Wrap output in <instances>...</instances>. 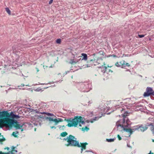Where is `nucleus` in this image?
Masks as SVG:
<instances>
[{"instance_id":"20","label":"nucleus","mask_w":154,"mask_h":154,"mask_svg":"<svg viewBox=\"0 0 154 154\" xmlns=\"http://www.w3.org/2000/svg\"><path fill=\"white\" fill-rule=\"evenodd\" d=\"M5 10L7 12V13L11 15V12L10 10L8 8H5Z\"/></svg>"},{"instance_id":"9","label":"nucleus","mask_w":154,"mask_h":154,"mask_svg":"<svg viewBox=\"0 0 154 154\" xmlns=\"http://www.w3.org/2000/svg\"><path fill=\"white\" fill-rule=\"evenodd\" d=\"M119 63V67L122 68H124L126 66H129L130 65L128 63H126L124 60H122Z\"/></svg>"},{"instance_id":"39","label":"nucleus","mask_w":154,"mask_h":154,"mask_svg":"<svg viewBox=\"0 0 154 154\" xmlns=\"http://www.w3.org/2000/svg\"><path fill=\"white\" fill-rule=\"evenodd\" d=\"M53 0H50V1H49V4L50 5L51 4H52L53 2Z\"/></svg>"},{"instance_id":"58","label":"nucleus","mask_w":154,"mask_h":154,"mask_svg":"<svg viewBox=\"0 0 154 154\" xmlns=\"http://www.w3.org/2000/svg\"><path fill=\"white\" fill-rule=\"evenodd\" d=\"M151 154H154L153 153H152L151 151Z\"/></svg>"},{"instance_id":"33","label":"nucleus","mask_w":154,"mask_h":154,"mask_svg":"<svg viewBox=\"0 0 154 154\" xmlns=\"http://www.w3.org/2000/svg\"><path fill=\"white\" fill-rule=\"evenodd\" d=\"M15 119H17L20 118V116L18 115H15Z\"/></svg>"},{"instance_id":"22","label":"nucleus","mask_w":154,"mask_h":154,"mask_svg":"<svg viewBox=\"0 0 154 154\" xmlns=\"http://www.w3.org/2000/svg\"><path fill=\"white\" fill-rule=\"evenodd\" d=\"M18 133V132L17 131H16L15 132H14L12 133V135L15 137H17V136L16 134H17Z\"/></svg>"},{"instance_id":"40","label":"nucleus","mask_w":154,"mask_h":154,"mask_svg":"<svg viewBox=\"0 0 154 154\" xmlns=\"http://www.w3.org/2000/svg\"><path fill=\"white\" fill-rule=\"evenodd\" d=\"M151 95H152L154 96V91L152 89V91L151 92Z\"/></svg>"},{"instance_id":"36","label":"nucleus","mask_w":154,"mask_h":154,"mask_svg":"<svg viewBox=\"0 0 154 154\" xmlns=\"http://www.w3.org/2000/svg\"><path fill=\"white\" fill-rule=\"evenodd\" d=\"M117 137L118 138L119 140H122V138L120 137V136L119 135H117Z\"/></svg>"},{"instance_id":"5","label":"nucleus","mask_w":154,"mask_h":154,"mask_svg":"<svg viewBox=\"0 0 154 154\" xmlns=\"http://www.w3.org/2000/svg\"><path fill=\"white\" fill-rule=\"evenodd\" d=\"M91 85L88 82L80 83L77 85L79 90L82 92H88L91 88H90Z\"/></svg>"},{"instance_id":"24","label":"nucleus","mask_w":154,"mask_h":154,"mask_svg":"<svg viewBox=\"0 0 154 154\" xmlns=\"http://www.w3.org/2000/svg\"><path fill=\"white\" fill-rule=\"evenodd\" d=\"M152 125L151 128V130L152 131V134L153 135H154V125H152Z\"/></svg>"},{"instance_id":"63","label":"nucleus","mask_w":154,"mask_h":154,"mask_svg":"<svg viewBox=\"0 0 154 154\" xmlns=\"http://www.w3.org/2000/svg\"><path fill=\"white\" fill-rule=\"evenodd\" d=\"M87 105V104H84V105Z\"/></svg>"},{"instance_id":"19","label":"nucleus","mask_w":154,"mask_h":154,"mask_svg":"<svg viewBox=\"0 0 154 154\" xmlns=\"http://www.w3.org/2000/svg\"><path fill=\"white\" fill-rule=\"evenodd\" d=\"M79 145L80 146V147H82L84 149H85L86 148V146L85 145H83L82 144L80 143V144H79Z\"/></svg>"},{"instance_id":"43","label":"nucleus","mask_w":154,"mask_h":154,"mask_svg":"<svg viewBox=\"0 0 154 154\" xmlns=\"http://www.w3.org/2000/svg\"><path fill=\"white\" fill-rule=\"evenodd\" d=\"M131 55H129V56H131ZM123 56H124L125 57H128V54H125V55H123Z\"/></svg>"},{"instance_id":"38","label":"nucleus","mask_w":154,"mask_h":154,"mask_svg":"<svg viewBox=\"0 0 154 154\" xmlns=\"http://www.w3.org/2000/svg\"><path fill=\"white\" fill-rule=\"evenodd\" d=\"M41 90V89L40 88H37L36 90L35 91H40Z\"/></svg>"},{"instance_id":"54","label":"nucleus","mask_w":154,"mask_h":154,"mask_svg":"<svg viewBox=\"0 0 154 154\" xmlns=\"http://www.w3.org/2000/svg\"><path fill=\"white\" fill-rule=\"evenodd\" d=\"M7 149H9V148H8V147H7Z\"/></svg>"},{"instance_id":"62","label":"nucleus","mask_w":154,"mask_h":154,"mask_svg":"<svg viewBox=\"0 0 154 154\" xmlns=\"http://www.w3.org/2000/svg\"><path fill=\"white\" fill-rule=\"evenodd\" d=\"M82 57V56H79V57H78V58H80V57Z\"/></svg>"},{"instance_id":"61","label":"nucleus","mask_w":154,"mask_h":154,"mask_svg":"<svg viewBox=\"0 0 154 154\" xmlns=\"http://www.w3.org/2000/svg\"><path fill=\"white\" fill-rule=\"evenodd\" d=\"M111 56H113V57H114L116 56H115V55H112Z\"/></svg>"},{"instance_id":"55","label":"nucleus","mask_w":154,"mask_h":154,"mask_svg":"<svg viewBox=\"0 0 154 154\" xmlns=\"http://www.w3.org/2000/svg\"><path fill=\"white\" fill-rule=\"evenodd\" d=\"M41 84V85H44V84ZM47 84H45V85H47Z\"/></svg>"},{"instance_id":"50","label":"nucleus","mask_w":154,"mask_h":154,"mask_svg":"<svg viewBox=\"0 0 154 154\" xmlns=\"http://www.w3.org/2000/svg\"><path fill=\"white\" fill-rule=\"evenodd\" d=\"M69 71H66L65 72V73H66L65 74H66L67 73H69Z\"/></svg>"},{"instance_id":"52","label":"nucleus","mask_w":154,"mask_h":154,"mask_svg":"<svg viewBox=\"0 0 154 154\" xmlns=\"http://www.w3.org/2000/svg\"><path fill=\"white\" fill-rule=\"evenodd\" d=\"M104 68H105V69H107V68L105 66H104Z\"/></svg>"},{"instance_id":"41","label":"nucleus","mask_w":154,"mask_h":154,"mask_svg":"<svg viewBox=\"0 0 154 154\" xmlns=\"http://www.w3.org/2000/svg\"><path fill=\"white\" fill-rule=\"evenodd\" d=\"M92 103V101H89L88 102V105H89V103L90 104V103Z\"/></svg>"},{"instance_id":"60","label":"nucleus","mask_w":154,"mask_h":154,"mask_svg":"<svg viewBox=\"0 0 154 154\" xmlns=\"http://www.w3.org/2000/svg\"><path fill=\"white\" fill-rule=\"evenodd\" d=\"M127 146H128V147H130V146H128V144L127 145Z\"/></svg>"},{"instance_id":"34","label":"nucleus","mask_w":154,"mask_h":154,"mask_svg":"<svg viewBox=\"0 0 154 154\" xmlns=\"http://www.w3.org/2000/svg\"><path fill=\"white\" fill-rule=\"evenodd\" d=\"M98 53L100 54H102L103 55V52L102 51H100Z\"/></svg>"},{"instance_id":"16","label":"nucleus","mask_w":154,"mask_h":154,"mask_svg":"<svg viewBox=\"0 0 154 154\" xmlns=\"http://www.w3.org/2000/svg\"><path fill=\"white\" fill-rule=\"evenodd\" d=\"M58 127L59 128L60 130H64L66 128V127L64 125H59L58 126Z\"/></svg>"},{"instance_id":"47","label":"nucleus","mask_w":154,"mask_h":154,"mask_svg":"<svg viewBox=\"0 0 154 154\" xmlns=\"http://www.w3.org/2000/svg\"><path fill=\"white\" fill-rule=\"evenodd\" d=\"M1 154H10L9 153H3V152H1Z\"/></svg>"},{"instance_id":"7","label":"nucleus","mask_w":154,"mask_h":154,"mask_svg":"<svg viewBox=\"0 0 154 154\" xmlns=\"http://www.w3.org/2000/svg\"><path fill=\"white\" fill-rule=\"evenodd\" d=\"M152 123H147L146 124V125L144 126H143V125H142L140 126L139 127L138 126V128H139V129H140V131L143 132L147 129L148 126L152 125Z\"/></svg>"},{"instance_id":"53","label":"nucleus","mask_w":154,"mask_h":154,"mask_svg":"<svg viewBox=\"0 0 154 154\" xmlns=\"http://www.w3.org/2000/svg\"><path fill=\"white\" fill-rule=\"evenodd\" d=\"M21 131H23V129H22V128H21Z\"/></svg>"},{"instance_id":"51","label":"nucleus","mask_w":154,"mask_h":154,"mask_svg":"<svg viewBox=\"0 0 154 154\" xmlns=\"http://www.w3.org/2000/svg\"><path fill=\"white\" fill-rule=\"evenodd\" d=\"M36 70H37V72H38V71H39V70L38 69V68H36Z\"/></svg>"},{"instance_id":"3","label":"nucleus","mask_w":154,"mask_h":154,"mask_svg":"<svg viewBox=\"0 0 154 154\" xmlns=\"http://www.w3.org/2000/svg\"><path fill=\"white\" fill-rule=\"evenodd\" d=\"M63 140H64L68 142V143L65 145L66 146L80 147L79 142L76 140V138L71 135H69V136L67 137L66 138H64Z\"/></svg>"},{"instance_id":"10","label":"nucleus","mask_w":154,"mask_h":154,"mask_svg":"<svg viewBox=\"0 0 154 154\" xmlns=\"http://www.w3.org/2000/svg\"><path fill=\"white\" fill-rule=\"evenodd\" d=\"M95 60H88L87 61L88 64L86 65L87 67H89L91 66L96 65V64H94Z\"/></svg>"},{"instance_id":"21","label":"nucleus","mask_w":154,"mask_h":154,"mask_svg":"<svg viewBox=\"0 0 154 154\" xmlns=\"http://www.w3.org/2000/svg\"><path fill=\"white\" fill-rule=\"evenodd\" d=\"M34 112L37 113H40L41 114V112H40V109H36L34 110Z\"/></svg>"},{"instance_id":"57","label":"nucleus","mask_w":154,"mask_h":154,"mask_svg":"<svg viewBox=\"0 0 154 154\" xmlns=\"http://www.w3.org/2000/svg\"><path fill=\"white\" fill-rule=\"evenodd\" d=\"M152 141L153 142H154V139H152Z\"/></svg>"},{"instance_id":"18","label":"nucleus","mask_w":154,"mask_h":154,"mask_svg":"<svg viewBox=\"0 0 154 154\" xmlns=\"http://www.w3.org/2000/svg\"><path fill=\"white\" fill-rule=\"evenodd\" d=\"M68 134L66 132H63L61 133L60 135L63 137H65V136L67 135Z\"/></svg>"},{"instance_id":"44","label":"nucleus","mask_w":154,"mask_h":154,"mask_svg":"<svg viewBox=\"0 0 154 154\" xmlns=\"http://www.w3.org/2000/svg\"><path fill=\"white\" fill-rule=\"evenodd\" d=\"M51 129H53V128H54V129H56V127H55V126H51Z\"/></svg>"},{"instance_id":"35","label":"nucleus","mask_w":154,"mask_h":154,"mask_svg":"<svg viewBox=\"0 0 154 154\" xmlns=\"http://www.w3.org/2000/svg\"><path fill=\"white\" fill-rule=\"evenodd\" d=\"M13 148H12V150L14 152H17V150L14 149V146H13Z\"/></svg>"},{"instance_id":"29","label":"nucleus","mask_w":154,"mask_h":154,"mask_svg":"<svg viewBox=\"0 0 154 154\" xmlns=\"http://www.w3.org/2000/svg\"><path fill=\"white\" fill-rule=\"evenodd\" d=\"M69 63L71 64H72L73 63H75V60L74 59H71L69 62Z\"/></svg>"},{"instance_id":"31","label":"nucleus","mask_w":154,"mask_h":154,"mask_svg":"<svg viewBox=\"0 0 154 154\" xmlns=\"http://www.w3.org/2000/svg\"><path fill=\"white\" fill-rule=\"evenodd\" d=\"M81 60V58H79V59H75V63H76L77 62H78L80 60Z\"/></svg>"},{"instance_id":"26","label":"nucleus","mask_w":154,"mask_h":154,"mask_svg":"<svg viewBox=\"0 0 154 154\" xmlns=\"http://www.w3.org/2000/svg\"><path fill=\"white\" fill-rule=\"evenodd\" d=\"M5 140V139L4 138V137L3 136H0V141H3Z\"/></svg>"},{"instance_id":"11","label":"nucleus","mask_w":154,"mask_h":154,"mask_svg":"<svg viewBox=\"0 0 154 154\" xmlns=\"http://www.w3.org/2000/svg\"><path fill=\"white\" fill-rule=\"evenodd\" d=\"M19 122H16L15 123V127L17 129H21V128L22 127L23 125H21L19 124Z\"/></svg>"},{"instance_id":"48","label":"nucleus","mask_w":154,"mask_h":154,"mask_svg":"<svg viewBox=\"0 0 154 154\" xmlns=\"http://www.w3.org/2000/svg\"><path fill=\"white\" fill-rule=\"evenodd\" d=\"M85 152H92V151H88V150H86L85 151Z\"/></svg>"},{"instance_id":"4","label":"nucleus","mask_w":154,"mask_h":154,"mask_svg":"<svg viewBox=\"0 0 154 154\" xmlns=\"http://www.w3.org/2000/svg\"><path fill=\"white\" fill-rule=\"evenodd\" d=\"M15 114L11 112L10 115L7 116V118L6 119L5 121V123L4 124L5 126L7 128H11L12 125L15 124V123L17 122V121L13 119H11L10 118L14 119Z\"/></svg>"},{"instance_id":"6","label":"nucleus","mask_w":154,"mask_h":154,"mask_svg":"<svg viewBox=\"0 0 154 154\" xmlns=\"http://www.w3.org/2000/svg\"><path fill=\"white\" fill-rule=\"evenodd\" d=\"M130 127H129V128H123V130L127 132H129L130 134L129 136H130V135L132 134L133 132L134 131L136 130H139V128H138V126H135L133 127V128L131 129L130 128Z\"/></svg>"},{"instance_id":"28","label":"nucleus","mask_w":154,"mask_h":154,"mask_svg":"<svg viewBox=\"0 0 154 154\" xmlns=\"http://www.w3.org/2000/svg\"><path fill=\"white\" fill-rule=\"evenodd\" d=\"M56 42L57 44H60L61 42V39L60 38L57 39L56 40Z\"/></svg>"},{"instance_id":"14","label":"nucleus","mask_w":154,"mask_h":154,"mask_svg":"<svg viewBox=\"0 0 154 154\" xmlns=\"http://www.w3.org/2000/svg\"><path fill=\"white\" fill-rule=\"evenodd\" d=\"M41 114H46L48 116H54V117H56L53 114L51 113L46 112H41Z\"/></svg>"},{"instance_id":"59","label":"nucleus","mask_w":154,"mask_h":154,"mask_svg":"<svg viewBox=\"0 0 154 154\" xmlns=\"http://www.w3.org/2000/svg\"><path fill=\"white\" fill-rule=\"evenodd\" d=\"M123 109L122 108V110H121V111H123Z\"/></svg>"},{"instance_id":"25","label":"nucleus","mask_w":154,"mask_h":154,"mask_svg":"<svg viewBox=\"0 0 154 154\" xmlns=\"http://www.w3.org/2000/svg\"><path fill=\"white\" fill-rule=\"evenodd\" d=\"M115 138L107 139L106 140L108 142H112L115 140Z\"/></svg>"},{"instance_id":"27","label":"nucleus","mask_w":154,"mask_h":154,"mask_svg":"<svg viewBox=\"0 0 154 154\" xmlns=\"http://www.w3.org/2000/svg\"><path fill=\"white\" fill-rule=\"evenodd\" d=\"M88 130H89V128H88L87 126L85 127V128H83L82 129V131H85V130H86L87 131H88Z\"/></svg>"},{"instance_id":"49","label":"nucleus","mask_w":154,"mask_h":154,"mask_svg":"<svg viewBox=\"0 0 154 154\" xmlns=\"http://www.w3.org/2000/svg\"><path fill=\"white\" fill-rule=\"evenodd\" d=\"M25 85L23 84H21V85H20V86H24Z\"/></svg>"},{"instance_id":"30","label":"nucleus","mask_w":154,"mask_h":154,"mask_svg":"<svg viewBox=\"0 0 154 154\" xmlns=\"http://www.w3.org/2000/svg\"><path fill=\"white\" fill-rule=\"evenodd\" d=\"M115 65L116 66L118 67H119L120 66H119V62H117L116 63H115Z\"/></svg>"},{"instance_id":"42","label":"nucleus","mask_w":154,"mask_h":154,"mask_svg":"<svg viewBox=\"0 0 154 154\" xmlns=\"http://www.w3.org/2000/svg\"><path fill=\"white\" fill-rule=\"evenodd\" d=\"M81 143L83 145H85L86 146L88 144V143L86 142L85 143Z\"/></svg>"},{"instance_id":"37","label":"nucleus","mask_w":154,"mask_h":154,"mask_svg":"<svg viewBox=\"0 0 154 154\" xmlns=\"http://www.w3.org/2000/svg\"><path fill=\"white\" fill-rule=\"evenodd\" d=\"M140 107H142V106L141 105H137L136 106V108H138Z\"/></svg>"},{"instance_id":"15","label":"nucleus","mask_w":154,"mask_h":154,"mask_svg":"<svg viewBox=\"0 0 154 154\" xmlns=\"http://www.w3.org/2000/svg\"><path fill=\"white\" fill-rule=\"evenodd\" d=\"M101 117V116H100V117H98V116L95 117L92 119V120H91V121L90 122L92 123V122H93V121H95L96 120H98L99 119V118H100Z\"/></svg>"},{"instance_id":"17","label":"nucleus","mask_w":154,"mask_h":154,"mask_svg":"<svg viewBox=\"0 0 154 154\" xmlns=\"http://www.w3.org/2000/svg\"><path fill=\"white\" fill-rule=\"evenodd\" d=\"M57 122H55L54 124V125H57L59 122H63V119H62L58 118V119H57Z\"/></svg>"},{"instance_id":"23","label":"nucleus","mask_w":154,"mask_h":154,"mask_svg":"<svg viewBox=\"0 0 154 154\" xmlns=\"http://www.w3.org/2000/svg\"><path fill=\"white\" fill-rule=\"evenodd\" d=\"M35 119L36 118L37 119H39V118H43V116L41 115H36L35 116Z\"/></svg>"},{"instance_id":"46","label":"nucleus","mask_w":154,"mask_h":154,"mask_svg":"<svg viewBox=\"0 0 154 154\" xmlns=\"http://www.w3.org/2000/svg\"><path fill=\"white\" fill-rule=\"evenodd\" d=\"M84 149L82 148H81V153H82L83 151V149Z\"/></svg>"},{"instance_id":"56","label":"nucleus","mask_w":154,"mask_h":154,"mask_svg":"<svg viewBox=\"0 0 154 154\" xmlns=\"http://www.w3.org/2000/svg\"><path fill=\"white\" fill-rule=\"evenodd\" d=\"M35 124L36 125H38V124L37 123H36V124Z\"/></svg>"},{"instance_id":"1","label":"nucleus","mask_w":154,"mask_h":154,"mask_svg":"<svg viewBox=\"0 0 154 154\" xmlns=\"http://www.w3.org/2000/svg\"><path fill=\"white\" fill-rule=\"evenodd\" d=\"M123 118L122 119H120L116 123L115 127L117 128L118 130V128L119 127H121L123 130V128H129L131 124V121L128 119L127 117L128 113L127 112H125L122 114Z\"/></svg>"},{"instance_id":"8","label":"nucleus","mask_w":154,"mask_h":154,"mask_svg":"<svg viewBox=\"0 0 154 154\" xmlns=\"http://www.w3.org/2000/svg\"><path fill=\"white\" fill-rule=\"evenodd\" d=\"M152 91V89L151 88L147 87L146 89V92L144 93V96L146 97L150 95Z\"/></svg>"},{"instance_id":"2","label":"nucleus","mask_w":154,"mask_h":154,"mask_svg":"<svg viewBox=\"0 0 154 154\" xmlns=\"http://www.w3.org/2000/svg\"><path fill=\"white\" fill-rule=\"evenodd\" d=\"M66 121L68 123L67 125L70 127L73 126L76 127L78 124L80 127H81V124H85L82 118L80 116L79 117L78 116H75L74 119L70 118Z\"/></svg>"},{"instance_id":"12","label":"nucleus","mask_w":154,"mask_h":154,"mask_svg":"<svg viewBox=\"0 0 154 154\" xmlns=\"http://www.w3.org/2000/svg\"><path fill=\"white\" fill-rule=\"evenodd\" d=\"M46 119H48L50 121H53L55 123V122H57V119H54L53 118L51 117H47L46 118Z\"/></svg>"},{"instance_id":"32","label":"nucleus","mask_w":154,"mask_h":154,"mask_svg":"<svg viewBox=\"0 0 154 154\" xmlns=\"http://www.w3.org/2000/svg\"><path fill=\"white\" fill-rule=\"evenodd\" d=\"M138 36L140 38H142L144 36V35H139Z\"/></svg>"},{"instance_id":"64","label":"nucleus","mask_w":154,"mask_h":154,"mask_svg":"<svg viewBox=\"0 0 154 154\" xmlns=\"http://www.w3.org/2000/svg\"><path fill=\"white\" fill-rule=\"evenodd\" d=\"M48 88V87H46V88Z\"/></svg>"},{"instance_id":"45","label":"nucleus","mask_w":154,"mask_h":154,"mask_svg":"<svg viewBox=\"0 0 154 154\" xmlns=\"http://www.w3.org/2000/svg\"><path fill=\"white\" fill-rule=\"evenodd\" d=\"M38 109H40V112H42V110H43V109L41 108V107H40Z\"/></svg>"},{"instance_id":"13","label":"nucleus","mask_w":154,"mask_h":154,"mask_svg":"<svg viewBox=\"0 0 154 154\" xmlns=\"http://www.w3.org/2000/svg\"><path fill=\"white\" fill-rule=\"evenodd\" d=\"M81 55L83 57L82 58V60H86L88 58V56L87 54L85 53H82Z\"/></svg>"}]
</instances>
